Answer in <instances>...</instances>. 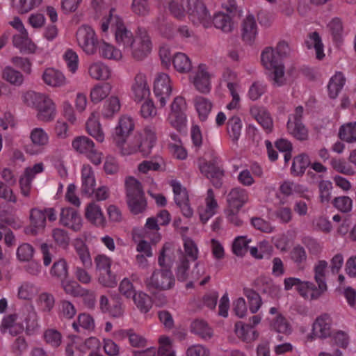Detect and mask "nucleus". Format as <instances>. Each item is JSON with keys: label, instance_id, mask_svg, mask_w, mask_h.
Segmentation results:
<instances>
[{"label": "nucleus", "instance_id": "nucleus-1", "mask_svg": "<svg viewBox=\"0 0 356 356\" xmlns=\"http://www.w3.org/2000/svg\"><path fill=\"white\" fill-rule=\"evenodd\" d=\"M23 100L27 106L36 108L38 120L47 122L54 120L56 115V106L47 95L29 91L24 94Z\"/></svg>", "mask_w": 356, "mask_h": 356}, {"label": "nucleus", "instance_id": "nucleus-2", "mask_svg": "<svg viewBox=\"0 0 356 356\" xmlns=\"http://www.w3.org/2000/svg\"><path fill=\"white\" fill-rule=\"evenodd\" d=\"M127 202L130 211L137 215L143 213L147 207L141 183L134 177H129L125 180Z\"/></svg>", "mask_w": 356, "mask_h": 356}, {"label": "nucleus", "instance_id": "nucleus-3", "mask_svg": "<svg viewBox=\"0 0 356 356\" xmlns=\"http://www.w3.org/2000/svg\"><path fill=\"white\" fill-rule=\"evenodd\" d=\"M156 140L154 128L149 126L146 127L144 129L143 134H136L129 141L127 148L124 149L123 154H131L139 152L143 156H147L151 153Z\"/></svg>", "mask_w": 356, "mask_h": 356}, {"label": "nucleus", "instance_id": "nucleus-4", "mask_svg": "<svg viewBox=\"0 0 356 356\" xmlns=\"http://www.w3.org/2000/svg\"><path fill=\"white\" fill-rule=\"evenodd\" d=\"M225 8L227 13H216L212 22L216 29L230 33L234 29L235 21L241 18L242 10L237 6L236 0H229Z\"/></svg>", "mask_w": 356, "mask_h": 356}, {"label": "nucleus", "instance_id": "nucleus-5", "mask_svg": "<svg viewBox=\"0 0 356 356\" xmlns=\"http://www.w3.org/2000/svg\"><path fill=\"white\" fill-rule=\"evenodd\" d=\"M175 283V279L172 271L167 269L154 270L152 275L145 281L146 288L151 294L170 289Z\"/></svg>", "mask_w": 356, "mask_h": 356}, {"label": "nucleus", "instance_id": "nucleus-6", "mask_svg": "<svg viewBox=\"0 0 356 356\" xmlns=\"http://www.w3.org/2000/svg\"><path fill=\"white\" fill-rule=\"evenodd\" d=\"M152 42L145 28L138 27L136 36L131 45L127 49L131 52V57L138 61L143 60L152 51Z\"/></svg>", "mask_w": 356, "mask_h": 356}, {"label": "nucleus", "instance_id": "nucleus-7", "mask_svg": "<svg viewBox=\"0 0 356 356\" xmlns=\"http://www.w3.org/2000/svg\"><path fill=\"white\" fill-rule=\"evenodd\" d=\"M186 7L191 21L195 24H202L207 28L211 26V15L205 4L200 0H187Z\"/></svg>", "mask_w": 356, "mask_h": 356}, {"label": "nucleus", "instance_id": "nucleus-8", "mask_svg": "<svg viewBox=\"0 0 356 356\" xmlns=\"http://www.w3.org/2000/svg\"><path fill=\"white\" fill-rule=\"evenodd\" d=\"M73 148L80 154H85L95 165L102 163V153L95 149L93 141L86 136H78L72 141Z\"/></svg>", "mask_w": 356, "mask_h": 356}, {"label": "nucleus", "instance_id": "nucleus-9", "mask_svg": "<svg viewBox=\"0 0 356 356\" xmlns=\"http://www.w3.org/2000/svg\"><path fill=\"white\" fill-rule=\"evenodd\" d=\"M327 267V262L325 260H321L314 267V280L318 284V289L315 284L311 282H304L308 290H312L311 298L312 299L318 298L325 293L327 286L325 282V270Z\"/></svg>", "mask_w": 356, "mask_h": 356}, {"label": "nucleus", "instance_id": "nucleus-10", "mask_svg": "<svg viewBox=\"0 0 356 356\" xmlns=\"http://www.w3.org/2000/svg\"><path fill=\"white\" fill-rule=\"evenodd\" d=\"M76 39L83 51L89 55L96 52L98 41L94 30L89 26H82L76 32Z\"/></svg>", "mask_w": 356, "mask_h": 356}, {"label": "nucleus", "instance_id": "nucleus-11", "mask_svg": "<svg viewBox=\"0 0 356 356\" xmlns=\"http://www.w3.org/2000/svg\"><path fill=\"white\" fill-rule=\"evenodd\" d=\"M201 173L209 179L216 188H220L223 184L225 170L215 161H205L200 165Z\"/></svg>", "mask_w": 356, "mask_h": 356}, {"label": "nucleus", "instance_id": "nucleus-12", "mask_svg": "<svg viewBox=\"0 0 356 356\" xmlns=\"http://www.w3.org/2000/svg\"><path fill=\"white\" fill-rule=\"evenodd\" d=\"M134 129V123L130 117L122 116L120 118L118 124L113 134V138L115 145L122 148V151H124L125 148L123 146Z\"/></svg>", "mask_w": 356, "mask_h": 356}, {"label": "nucleus", "instance_id": "nucleus-13", "mask_svg": "<svg viewBox=\"0 0 356 356\" xmlns=\"http://www.w3.org/2000/svg\"><path fill=\"white\" fill-rule=\"evenodd\" d=\"M171 92L172 86L169 76L165 73L158 74L154 81V93L158 98L161 107L165 106L166 99L170 97Z\"/></svg>", "mask_w": 356, "mask_h": 356}, {"label": "nucleus", "instance_id": "nucleus-14", "mask_svg": "<svg viewBox=\"0 0 356 356\" xmlns=\"http://www.w3.org/2000/svg\"><path fill=\"white\" fill-rule=\"evenodd\" d=\"M113 23L115 24V36L117 43L122 45L125 49L131 45L135 38L132 33L127 29L121 18L113 19Z\"/></svg>", "mask_w": 356, "mask_h": 356}, {"label": "nucleus", "instance_id": "nucleus-15", "mask_svg": "<svg viewBox=\"0 0 356 356\" xmlns=\"http://www.w3.org/2000/svg\"><path fill=\"white\" fill-rule=\"evenodd\" d=\"M60 223L65 226L70 227L74 231H79L81 228V218L73 208L67 207L61 209L60 215Z\"/></svg>", "mask_w": 356, "mask_h": 356}, {"label": "nucleus", "instance_id": "nucleus-16", "mask_svg": "<svg viewBox=\"0 0 356 356\" xmlns=\"http://www.w3.org/2000/svg\"><path fill=\"white\" fill-rule=\"evenodd\" d=\"M248 193L245 189L237 187L232 188L227 195V204L229 209L238 212L248 201Z\"/></svg>", "mask_w": 356, "mask_h": 356}, {"label": "nucleus", "instance_id": "nucleus-17", "mask_svg": "<svg viewBox=\"0 0 356 356\" xmlns=\"http://www.w3.org/2000/svg\"><path fill=\"white\" fill-rule=\"evenodd\" d=\"M30 138L33 145L26 146V151L31 155L36 154L40 152L35 147H44L49 142L48 135L42 128L33 129L31 132Z\"/></svg>", "mask_w": 356, "mask_h": 356}, {"label": "nucleus", "instance_id": "nucleus-18", "mask_svg": "<svg viewBox=\"0 0 356 356\" xmlns=\"http://www.w3.org/2000/svg\"><path fill=\"white\" fill-rule=\"evenodd\" d=\"M313 334L316 337L325 339L331 334V319L328 314H325L318 317L313 324Z\"/></svg>", "mask_w": 356, "mask_h": 356}, {"label": "nucleus", "instance_id": "nucleus-19", "mask_svg": "<svg viewBox=\"0 0 356 356\" xmlns=\"http://www.w3.org/2000/svg\"><path fill=\"white\" fill-rule=\"evenodd\" d=\"M132 90L135 101L140 102L146 97H149L150 90L145 74L138 73L136 75L134 83L132 86Z\"/></svg>", "mask_w": 356, "mask_h": 356}, {"label": "nucleus", "instance_id": "nucleus-20", "mask_svg": "<svg viewBox=\"0 0 356 356\" xmlns=\"http://www.w3.org/2000/svg\"><path fill=\"white\" fill-rule=\"evenodd\" d=\"M195 88L201 93L207 94L211 90L210 75L205 70L204 65H200L197 72L193 78Z\"/></svg>", "mask_w": 356, "mask_h": 356}, {"label": "nucleus", "instance_id": "nucleus-21", "mask_svg": "<svg viewBox=\"0 0 356 356\" xmlns=\"http://www.w3.org/2000/svg\"><path fill=\"white\" fill-rule=\"evenodd\" d=\"M85 216L90 222L97 226L104 227L106 225V219L100 207L93 202L87 205Z\"/></svg>", "mask_w": 356, "mask_h": 356}, {"label": "nucleus", "instance_id": "nucleus-22", "mask_svg": "<svg viewBox=\"0 0 356 356\" xmlns=\"http://www.w3.org/2000/svg\"><path fill=\"white\" fill-rule=\"evenodd\" d=\"M257 24L252 15H248L242 24V38L243 41L251 44L257 35Z\"/></svg>", "mask_w": 356, "mask_h": 356}, {"label": "nucleus", "instance_id": "nucleus-23", "mask_svg": "<svg viewBox=\"0 0 356 356\" xmlns=\"http://www.w3.org/2000/svg\"><path fill=\"white\" fill-rule=\"evenodd\" d=\"M310 165L311 161L309 156L305 153L300 154L296 156L293 159L291 173L293 176L301 177Z\"/></svg>", "mask_w": 356, "mask_h": 356}, {"label": "nucleus", "instance_id": "nucleus-24", "mask_svg": "<svg viewBox=\"0 0 356 356\" xmlns=\"http://www.w3.org/2000/svg\"><path fill=\"white\" fill-rule=\"evenodd\" d=\"M250 113L267 133L272 132L273 128V120L266 111L255 106L251 108Z\"/></svg>", "mask_w": 356, "mask_h": 356}, {"label": "nucleus", "instance_id": "nucleus-25", "mask_svg": "<svg viewBox=\"0 0 356 356\" xmlns=\"http://www.w3.org/2000/svg\"><path fill=\"white\" fill-rule=\"evenodd\" d=\"M30 222L31 227L27 233L35 234L37 233L36 229L44 228L46 224V215L42 210L33 208L30 211ZM29 229V228H27Z\"/></svg>", "mask_w": 356, "mask_h": 356}, {"label": "nucleus", "instance_id": "nucleus-26", "mask_svg": "<svg viewBox=\"0 0 356 356\" xmlns=\"http://www.w3.org/2000/svg\"><path fill=\"white\" fill-rule=\"evenodd\" d=\"M17 316L15 314H9L3 318L0 330L1 332H6L8 330L12 335H17L21 333L24 327L20 324L16 323Z\"/></svg>", "mask_w": 356, "mask_h": 356}, {"label": "nucleus", "instance_id": "nucleus-27", "mask_svg": "<svg viewBox=\"0 0 356 356\" xmlns=\"http://www.w3.org/2000/svg\"><path fill=\"white\" fill-rule=\"evenodd\" d=\"M74 249L83 266L86 268H90L92 261L88 246L81 239H76Z\"/></svg>", "mask_w": 356, "mask_h": 356}, {"label": "nucleus", "instance_id": "nucleus-28", "mask_svg": "<svg viewBox=\"0 0 356 356\" xmlns=\"http://www.w3.org/2000/svg\"><path fill=\"white\" fill-rule=\"evenodd\" d=\"M44 83L53 87H59L65 83V77L62 72L53 68L47 69L42 75Z\"/></svg>", "mask_w": 356, "mask_h": 356}, {"label": "nucleus", "instance_id": "nucleus-29", "mask_svg": "<svg viewBox=\"0 0 356 356\" xmlns=\"http://www.w3.org/2000/svg\"><path fill=\"white\" fill-rule=\"evenodd\" d=\"M191 330L204 340L210 339L213 337L212 329L202 319L193 321L191 325Z\"/></svg>", "mask_w": 356, "mask_h": 356}, {"label": "nucleus", "instance_id": "nucleus-30", "mask_svg": "<svg viewBox=\"0 0 356 356\" xmlns=\"http://www.w3.org/2000/svg\"><path fill=\"white\" fill-rule=\"evenodd\" d=\"M346 82V78L341 72H337L330 80L327 89L329 96L335 99L343 88Z\"/></svg>", "mask_w": 356, "mask_h": 356}, {"label": "nucleus", "instance_id": "nucleus-31", "mask_svg": "<svg viewBox=\"0 0 356 356\" xmlns=\"http://www.w3.org/2000/svg\"><path fill=\"white\" fill-rule=\"evenodd\" d=\"M50 275L56 280L62 282L69 275L67 263L64 259H59L53 264Z\"/></svg>", "mask_w": 356, "mask_h": 356}, {"label": "nucleus", "instance_id": "nucleus-32", "mask_svg": "<svg viewBox=\"0 0 356 356\" xmlns=\"http://www.w3.org/2000/svg\"><path fill=\"white\" fill-rule=\"evenodd\" d=\"M194 104L201 120H205L210 113L213 104L211 102L202 96H196L194 98Z\"/></svg>", "mask_w": 356, "mask_h": 356}, {"label": "nucleus", "instance_id": "nucleus-33", "mask_svg": "<svg viewBox=\"0 0 356 356\" xmlns=\"http://www.w3.org/2000/svg\"><path fill=\"white\" fill-rule=\"evenodd\" d=\"M90 76L96 80H106L111 76V69L102 62L92 64L89 67Z\"/></svg>", "mask_w": 356, "mask_h": 356}, {"label": "nucleus", "instance_id": "nucleus-34", "mask_svg": "<svg viewBox=\"0 0 356 356\" xmlns=\"http://www.w3.org/2000/svg\"><path fill=\"white\" fill-rule=\"evenodd\" d=\"M290 134L299 140H306L308 138V131L302 122H292L289 119L286 124Z\"/></svg>", "mask_w": 356, "mask_h": 356}, {"label": "nucleus", "instance_id": "nucleus-35", "mask_svg": "<svg viewBox=\"0 0 356 356\" xmlns=\"http://www.w3.org/2000/svg\"><path fill=\"white\" fill-rule=\"evenodd\" d=\"M131 299L142 313H147L152 307V298L143 291L136 292Z\"/></svg>", "mask_w": 356, "mask_h": 356}, {"label": "nucleus", "instance_id": "nucleus-36", "mask_svg": "<svg viewBox=\"0 0 356 356\" xmlns=\"http://www.w3.org/2000/svg\"><path fill=\"white\" fill-rule=\"evenodd\" d=\"M242 129V123L239 117L232 116L228 120L227 130L232 142L236 143L238 140Z\"/></svg>", "mask_w": 356, "mask_h": 356}, {"label": "nucleus", "instance_id": "nucleus-37", "mask_svg": "<svg viewBox=\"0 0 356 356\" xmlns=\"http://www.w3.org/2000/svg\"><path fill=\"white\" fill-rule=\"evenodd\" d=\"M172 64L175 69L181 73H188L192 69L190 58L184 53H177L173 56Z\"/></svg>", "mask_w": 356, "mask_h": 356}, {"label": "nucleus", "instance_id": "nucleus-38", "mask_svg": "<svg viewBox=\"0 0 356 356\" xmlns=\"http://www.w3.org/2000/svg\"><path fill=\"white\" fill-rule=\"evenodd\" d=\"M111 86L108 83H104L95 86L90 92V99L93 103H98L105 99L111 91Z\"/></svg>", "mask_w": 356, "mask_h": 356}, {"label": "nucleus", "instance_id": "nucleus-39", "mask_svg": "<svg viewBox=\"0 0 356 356\" xmlns=\"http://www.w3.org/2000/svg\"><path fill=\"white\" fill-rule=\"evenodd\" d=\"M305 44L308 49L312 47L315 49L317 59L321 60L324 58L323 44L318 33L314 31L310 33L309 35V40L305 41Z\"/></svg>", "mask_w": 356, "mask_h": 356}, {"label": "nucleus", "instance_id": "nucleus-40", "mask_svg": "<svg viewBox=\"0 0 356 356\" xmlns=\"http://www.w3.org/2000/svg\"><path fill=\"white\" fill-rule=\"evenodd\" d=\"M120 109V103L118 97L112 96L105 102L101 113L104 118L110 119L115 113H118Z\"/></svg>", "mask_w": 356, "mask_h": 356}, {"label": "nucleus", "instance_id": "nucleus-41", "mask_svg": "<svg viewBox=\"0 0 356 356\" xmlns=\"http://www.w3.org/2000/svg\"><path fill=\"white\" fill-rule=\"evenodd\" d=\"M339 138L343 141L351 143L356 142V122H349L341 126Z\"/></svg>", "mask_w": 356, "mask_h": 356}, {"label": "nucleus", "instance_id": "nucleus-42", "mask_svg": "<svg viewBox=\"0 0 356 356\" xmlns=\"http://www.w3.org/2000/svg\"><path fill=\"white\" fill-rule=\"evenodd\" d=\"M100 56L106 59L120 60L122 58L121 51L113 45L103 42L99 48Z\"/></svg>", "mask_w": 356, "mask_h": 356}, {"label": "nucleus", "instance_id": "nucleus-43", "mask_svg": "<svg viewBox=\"0 0 356 356\" xmlns=\"http://www.w3.org/2000/svg\"><path fill=\"white\" fill-rule=\"evenodd\" d=\"M60 284L64 291L74 297L82 296L86 292V289L81 287L79 284L74 281L64 280L60 282Z\"/></svg>", "mask_w": 356, "mask_h": 356}, {"label": "nucleus", "instance_id": "nucleus-44", "mask_svg": "<svg viewBox=\"0 0 356 356\" xmlns=\"http://www.w3.org/2000/svg\"><path fill=\"white\" fill-rule=\"evenodd\" d=\"M2 77L11 84L20 86L24 81L23 75L11 67H6L2 72Z\"/></svg>", "mask_w": 356, "mask_h": 356}, {"label": "nucleus", "instance_id": "nucleus-45", "mask_svg": "<svg viewBox=\"0 0 356 356\" xmlns=\"http://www.w3.org/2000/svg\"><path fill=\"white\" fill-rule=\"evenodd\" d=\"M261 60L262 65L267 70H271L272 67H275L276 65H279L277 58L272 47L265 48L261 53Z\"/></svg>", "mask_w": 356, "mask_h": 356}, {"label": "nucleus", "instance_id": "nucleus-46", "mask_svg": "<svg viewBox=\"0 0 356 356\" xmlns=\"http://www.w3.org/2000/svg\"><path fill=\"white\" fill-rule=\"evenodd\" d=\"M243 291L245 296L248 300L250 312L252 314L256 313L262 304L259 294L251 289H244Z\"/></svg>", "mask_w": 356, "mask_h": 356}, {"label": "nucleus", "instance_id": "nucleus-47", "mask_svg": "<svg viewBox=\"0 0 356 356\" xmlns=\"http://www.w3.org/2000/svg\"><path fill=\"white\" fill-rule=\"evenodd\" d=\"M13 45L20 49L21 51H27L29 53H33L35 49V46L32 43L28 38L19 35H15L13 37Z\"/></svg>", "mask_w": 356, "mask_h": 356}, {"label": "nucleus", "instance_id": "nucleus-48", "mask_svg": "<svg viewBox=\"0 0 356 356\" xmlns=\"http://www.w3.org/2000/svg\"><path fill=\"white\" fill-rule=\"evenodd\" d=\"M171 186L175 194V202L177 206L189 202L188 195L185 188H183L179 183L175 181L172 182Z\"/></svg>", "mask_w": 356, "mask_h": 356}, {"label": "nucleus", "instance_id": "nucleus-49", "mask_svg": "<svg viewBox=\"0 0 356 356\" xmlns=\"http://www.w3.org/2000/svg\"><path fill=\"white\" fill-rule=\"evenodd\" d=\"M88 133L95 138L98 142H102L104 139V134L102 130L99 122L93 119H89L86 122Z\"/></svg>", "mask_w": 356, "mask_h": 356}, {"label": "nucleus", "instance_id": "nucleus-50", "mask_svg": "<svg viewBox=\"0 0 356 356\" xmlns=\"http://www.w3.org/2000/svg\"><path fill=\"white\" fill-rule=\"evenodd\" d=\"M250 240L246 239L245 236L236 237L232 243V252L238 257H243L248 250V243Z\"/></svg>", "mask_w": 356, "mask_h": 356}, {"label": "nucleus", "instance_id": "nucleus-51", "mask_svg": "<svg viewBox=\"0 0 356 356\" xmlns=\"http://www.w3.org/2000/svg\"><path fill=\"white\" fill-rule=\"evenodd\" d=\"M52 236L55 243L62 248H67L69 245L70 238L66 230L56 228L52 231Z\"/></svg>", "mask_w": 356, "mask_h": 356}, {"label": "nucleus", "instance_id": "nucleus-52", "mask_svg": "<svg viewBox=\"0 0 356 356\" xmlns=\"http://www.w3.org/2000/svg\"><path fill=\"white\" fill-rule=\"evenodd\" d=\"M328 28L336 42L342 41L343 25L339 18H334L328 24Z\"/></svg>", "mask_w": 356, "mask_h": 356}, {"label": "nucleus", "instance_id": "nucleus-53", "mask_svg": "<svg viewBox=\"0 0 356 356\" xmlns=\"http://www.w3.org/2000/svg\"><path fill=\"white\" fill-rule=\"evenodd\" d=\"M257 281L263 284H266L262 289L263 293H268L273 298H277L279 297L280 288L274 284L270 280L265 277H260Z\"/></svg>", "mask_w": 356, "mask_h": 356}, {"label": "nucleus", "instance_id": "nucleus-54", "mask_svg": "<svg viewBox=\"0 0 356 356\" xmlns=\"http://www.w3.org/2000/svg\"><path fill=\"white\" fill-rule=\"evenodd\" d=\"M169 122L172 127L179 131H181L186 127V113H170L168 116Z\"/></svg>", "mask_w": 356, "mask_h": 356}, {"label": "nucleus", "instance_id": "nucleus-55", "mask_svg": "<svg viewBox=\"0 0 356 356\" xmlns=\"http://www.w3.org/2000/svg\"><path fill=\"white\" fill-rule=\"evenodd\" d=\"M38 302L42 311L49 313L54 307L55 298L51 293L43 292L39 295Z\"/></svg>", "mask_w": 356, "mask_h": 356}, {"label": "nucleus", "instance_id": "nucleus-56", "mask_svg": "<svg viewBox=\"0 0 356 356\" xmlns=\"http://www.w3.org/2000/svg\"><path fill=\"white\" fill-rule=\"evenodd\" d=\"M34 248L29 243H22L17 250V257L21 261H29L33 257Z\"/></svg>", "mask_w": 356, "mask_h": 356}, {"label": "nucleus", "instance_id": "nucleus-57", "mask_svg": "<svg viewBox=\"0 0 356 356\" xmlns=\"http://www.w3.org/2000/svg\"><path fill=\"white\" fill-rule=\"evenodd\" d=\"M98 282L105 287H115L117 285L116 275L112 273L111 269L101 272L99 273Z\"/></svg>", "mask_w": 356, "mask_h": 356}, {"label": "nucleus", "instance_id": "nucleus-58", "mask_svg": "<svg viewBox=\"0 0 356 356\" xmlns=\"http://www.w3.org/2000/svg\"><path fill=\"white\" fill-rule=\"evenodd\" d=\"M171 245L169 243H165L160 251L158 258V264L161 268V269H167L171 270L172 261L170 257L166 255V252L170 251Z\"/></svg>", "mask_w": 356, "mask_h": 356}, {"label": "nucleus", "instance_id": "nucleus-59", "mask_svg": "<svg viewBox=\"0 0 356 356\" xmlns=\"http://www.w3.org/2000/svg\"><path fill=\"white\" fill-rule=\"evenodd\" d=\"M290 257L295 264L301 266L306 262L307 255L305 248L300 245H297L291 250Z\"/></svg>", "mask_w": 356, "mask_h": 356}, {"label": "nucleus", "instance_id": "nucleus-60", "mask_svg": "<svg viewBox=\"0 0 356 356\" xmlns=\"http://www.w3.org/2000/svg\"><path fill=\"white\" fill-rule=\"evenodd\" d=\"M44 339L47 343L52 347H58L62 341V335L60 332L54 329H48L44 333Z\"/></svg>", "mask_w": 356, "mask_h": 356}, {"label": "nucleus", "instance_id": "nucleus-61", "mask_svg": "<svg viewBox=\"0 0 356 356\" xmlns=\"http://www.w3.org/2000/svg\"><path fill=\"white\" fill-rule=\"evenodd\" d=\"M332 204L334 207L343 213H348L352 209L353 200L348 196L335 197Z\"/></svg>", "mask_w": 356, "mask_h": 356}, {"label": "nucleus", "instance_id": "nucleus-62", "mask_svg": "<svg viewBox=\"0 0 356 356\" xmlns=\"http://www.w3.org/2000/svg\"><path fill=\"white\" fill-rule=\"evenodd\" d=\"M275 147L284 153V158L285 163H288L291 159L292 144L288 140L280 138L275 142Z\"/></svg>", "mask_w": 356, "mask_h": 356}, {"label": "nucleus", "instance_id": "nucleus-63", "mask_svg": "<svg viewBox=\"0 0 356 356\" xmlns=\"http://www.w3.org/2000/svg\"><path fill=\"white\" fill-rule=\"evenodd\" d=\"M0 220V229L3 230L6 229V225L12 227L13 229H18L21 227L18 220L10 215L6 211H1Z\"/></svg>", "mask_w": 356, "mask_h": 356}, {"label": "nucleus", "instance_id": "nucleus-64", "mask_svg": "<svg viewBox=\"0 0 356 356\" xmlns=\"http://www.w3.org/2000/svg\"><path fill=\"white\" fill-rule=\"evenodd\" d=\"M95 269L99 273L111 269L112 260L104 254H97L95 259Z\"/></svg>", "mask_w": 356, "mask_h": 356}]
</instances>
